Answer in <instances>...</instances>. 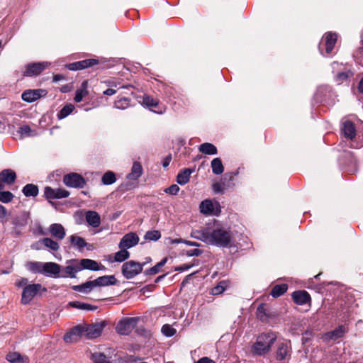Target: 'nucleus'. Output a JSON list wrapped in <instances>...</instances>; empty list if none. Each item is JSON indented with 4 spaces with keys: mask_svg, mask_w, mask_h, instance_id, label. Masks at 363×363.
<instances>
[{
    "mask_svg": "<svg viewBox=\"0 0 363 363\" xmlns=\"http://www.w3.org/2000/svg\"><path fill=\"white\" fill-rule=\"evenodd\" d=\"M182 243H184L189 246H194V247H200L201 246V244L199 242L190 241V240H186L182 241Z\"/></svg>",
    "mask_w": 363,
    "mask_h": 363,
    "instance_id": "63",
    "label": "nucleus"
},
{
    "mask_svg": "<svg viewBox=\"0 0 363 363\" xmlns=\"http://www.w3.org/2000/svg\"><path fill=\"white\" fill-rule=\"evenodd\" d=\"M171 160H172V155H171V154H169L167 157H164V159L162 162V166L164 168L167 167L169 166Z\"/></svg>",
    "mask_w": 363,
    "mask_h": 363,
    "instance_id": "61",
    "label": "nucleus"
},
{
    "mask_svg": "<svg viewBox=\"0 0 363 363\" xmlns=\"http://www.w3.org/2000/svg\"><path fill=\"white\" fill-rule=\"evenodd\" d=\"M167 262V257L163 258L160 262L155 264L154 267L147 269L144 272L145 275H155L157 274L160 269L165 265Z\"/></svg>",
    "mask_w": 363,
    "mask_h": 363,
    "instance_id": "36",
    "label": "nucleus"
},
{
    "mask_svg": "<svg viewBox=\"0 0 363 363\" xmlns=\"http://www.w3.org/2000/svg\"><path fill=\"white\" fill-rule=\"evenodd\" d=\"M347 332V328L341 325L332 331L324 333L322 339L324 342H329L330 340H336L342 337Z\"/></svg>",
    "mask_w": 363,
    "mask_h": 363,
    "instance_id": "15",
    "label": "nucleus"
},
{
    "mask_svg": "<svg viewBox=\"0 0 363 363\" xmlns=\"http://www.w3.org/2000/svg\"><path fill=\"white\" fill-rule=\"evenodd\" d=\"M82 293H89L91 291L94 287H96L94 281H88L82 284Z\"/></svg>",
    "mask_w": 363,
    "mask_h": 363,
    "instance_id": "56",
    "label": "nucleus"
},
{
    "mask_svg": "<svg viewBox=\"0 0 363 363\" xmlns=\"http://www.w3.org/2000/svg\"><path fill=\"white\" fill-rule=\"evenodd\" d=\"M138 186V181L127 179V181L121 184L118 189L120 192H125L135 188Z\"/></svg>",
    "mask_w": 363,
    "mask_h": 363,
    "instance_id": "40",
    "label": "nucleus"
},
{
    "mask_svg": "<svg viewBox=\"0 0 363 363\" xmlns=\"http://www.w3.org/2000/svg\"><path fill=\"white\" fill-rule=\"evenodd\" d=\"M314 289L318 294L329 293L330 294H333L334 295L343 293L345 289L343 286L333 282H328L327 284L323 282L322 284H318L315 286Z\"/></svg>",
    "mask_w": 363,
    "mask_h": 363,
    "instance_id": "8",
    "label": "nucleus"
},
{
    "mask_svg": "<svg viewBox=\"0 0 363 363\" xmlns=\"http://www.w3.org/2000/svg\"><path fill=\"white\" fill-rule=\"evenodd\" d=\"M337 40V35L335 33L328 32L325 34V47L327 54L331 53Z\"/></svg>",
    "mask_w": 363,
    "mask_h": 363,
    "instance_id": "21",
    "label": "nucleus"
},
{
    "mask_svg": "<svg viewBox=\"0 0 363 363\" xmlns=\"http://www.w3.org/2000/svg\"><path fill=\"white\" fill-rule=\"evenodd\" d=\"M277 337L274 333H262L257 337L256 342L252 345V353L257 356H264L269 352Z\"/></svg>",
    "mask_w": 363,
    "mask_h": 363,
    "instance_id": "2",
    "label": "nucleus"
},
{
    "mask_svg": "<svg viewBox=\"0 0 363 363\" xmlns=\"http://www.w3.org/2000/svg\"><path fill=\"white\" fill-rule=\"evenodd\" d=\"M145 239L147 240L157 241L161 238V233L159 230H149L145 235Z\"/></svg>",
    "mask_w": 363,
    "mask_h": 363,
    "instance_id": "51",
    "label": "nucleus"
},
{
    "mask_svg": "<svg viewBox=\"0 0 363 363\" xmlns=\"http://www.w3.org/2000/svg\"><path fill=\"white\" fill-rule=\"evenodd\" d=\"M161 332L164 336L170 337L174 335L177 331L172 325L165 324L162 327Z\"/></svg>",
    "mask_w": 363,
    "mask_h": 363,
    "instance_id": "52",
    "label": "nucleus"
},
{
    "mask_svg": "<svg viewBox=\"0 0 363 363\" xmlns=\"http://www.w3.org/2000/svg\"><path fill=\"white\" fill-rule=\"evenodd\" d=\"M116 181V174L112 171H107L101 177V182L104 185H111Z\"/></svg>",
    "mask_w": 363,
    "mask_h": 363,
    "instance_id": "41",
    "label": "nucleus"
},
{
    "mask_svg": "<svg viewBox=\"0 0 363 363\" xmlns=\"http://www.w3.org/2000/svg\"><path fill=\"white\" fill-rule=\"evenodd\" d=\"M6 359L11 363H19L21 362V357L19 353L13 352L6 355Z\"/></svg>",
    "mask_w": 363,
    "mask_h": 363,
    "instance_id": "54",
    "label": "nucleus"
},
{
    "mask_svg": "<svg viewBox=\"0 0 363 363\" xmlns=\"http://www.w3.org/2000/svg\"><path fill=\"white\" fill-rule=\"evenodd\" d=\"M70 243L77 249L82 250L87 245L85 240L79 236L72 235L69 237Z\"/></svg>",
    "mask_w": 363,
    "mask_h": 363,
    "instance_id": "37",
    "label": "nucleus"
},
{
    "mask_svg": "<svg viewBox=\"0 0 363 363\" xmlns=\"http://www.w3.org/2000/svg\"><path fill=\"white\" fill-rule=\"evenodd\" d=\"M106 325L105 321H101L84 326L85 336L88 339H93L99 337Z\"/></svg>",
    "mask_w": 363,
    "mask_h": 363,
    "instance_id": "11",
    "label": "nucleus"
},
{
    "mask_svg": "<svg viewBox=\"0 0 363 363\" xmlns=\"http://www.w3.org/2000/svg\"><path fill=\"white\" fill-rule=\"evenodd\" d=\"M341 131L346 139L352 140L356 137L355 125L350 120H347L342 123Z\"/></svg>",
    "mask_w": 363,
    "mask_h": 363,
    "instance_id": "18",
    "label": "nucleus"
},
{
    "mask_svg": "<svg viewBox=\"0 0 363 363\" xmlns=\"http://www.w3.org/2000/svg\"><path fill=\"white\" fill-rule=\"evenodd\" d=\"M194 172V169L185 168L179 171L177 176V182L180 185H184L189 182L191 174Z\"/></svg>",
    "mask_w": 363,
    "mask_h": 363,
    "instance_id": "26",
    "label": "nucleus"
},
{
    "mask_svg": "<svg viewBox=\"0 0 363 363\" xmlns=\"http://www.w3.org/2000/svg\"><path fill=\"white\" fill-rule=\"evenodd\" d=\"M63 183L68 187L82 189L86 184V179L80 174L76 172H71L64 175Z\"/></svg>",
    "mask_w": 363,
    "mask_h": 363,
    "instance_id": "5",
    "label": "nucleus"
},
{
    "mask_svg": "<svg viewBox=\"0 0 363 363\" xmlns=\"http://www.w3.org/2000/svg\"><path fill=\"white\" fill-rule=\"evenodd\" d=\"M42 243L45 245V247L50 248L53 251H57L60 248V245L57 242L49 238H45L41 240Z\"/></svg>",
    "mask_w": 363,
    "mask_h": 363,
    "instance_id": "47",
    "label": "nucleus"
},
{
    "mask_svg": "<svg viewBox=\"0 0 363 363\" xmlns=\"http://www.w3.org/2000/svg\"><path fill=\"white\" fill-rule=\"evenodd\" d=\"M94 281L96 286L114 285L117 282V279L113 275H105L99 277Z\"/></svg>",
    "mask_w": 363,
    "mask_h": 363,
    "instance_id": "24",
    "label": "nucleus"
},
{
    "mask_svg": "<svg viewBox=\"0 0 363 363\" xmlns=\"http://www.w3.org/2000/svg\"><path fill=\"white\" fill-rule=\"evenodd\" d=\"M193 266H194V264H184L177 267L175 268V271H179V272L186 271V270H188L189 269L191 268Z\"/></svg>",
    "mask_w": 363,
    "mask_h": 363,
    "instance_id": "60",
    "label": "nucleus"
},
{
    "mask_svg": "<svg viewBox=\"0 0 363 363\" xmlns=\"http://www.w3.org/2000/svg\"><path fill=\"white\" fill-rule=\"evenodd\" d=\"M179 187L177 184H172L164 189V192L171 195H177L179 191Z\"/></svg>",
    "mask_w": 363,
    "mask_h": 363,
    "instance_id": "57",
    "label": "nucleus"
},
{
    "mask_svg": "<svg viewBox=\"0 0 363 363\" xmlns=\"http://www.w3.org/2000/svg\"><path fill=\"white\" fill-rule=\"evenodd\" d=\"M257 317L262 320L265 321L269 317V314L267 312L266 304L261 303L257 307Z\"/></svg>",
    "mask_w": 363,
    "mask_h": 363,
    "instance_id": "49",
    "label": "nucleus"
},
{
    "mask_svg": "<svg viewBox=\"0 0 363 363\" xmlns=\"http://www.w3.org/2000/svg\"><path fill=\"white\" fill-rule=\"evenodd\" d=\"M208 238V245L226 247L231 243L232 233L220 224H210Z\"/></svg>",
    "mask_w": 363,
    "mask_h": 363,
    "instance_id": "1",
    "label": "nucleus"
},
{
    "mask_svg": "<svg viewBox=\"0 0 363 363\" xmlns=\"http://www.w3.org/2000/svg\"><path fill=\"white\" fill-rule=\"evenodd\" d=\"M287 284H276L272 287L269 295H283L287 291Z\"/></svg>",
    "mask_w": 363,
    "mask_h": 363,
    "instance_id": "43",
    "label": "nucleus"
},
{
    "mask_svg": "<svg viewBox=\"0 0 363 363\" xmlns=\"http://www.w3.org/2000/svg\"><path fill=\"white\" fill-rule=\"evenodd\" d=\"M82 335H85L84 326L79 325L72 328L64 335V340L66 342H76Z\"/></svg>",
    "mask_w": 363,
    "mask_h": 363,
    "instance_id": "14",
    "label": "nucleus"
},
{
    "mask_svg": "<svg viewBox=\"0 0 363 363\" xmlns=\"http://www.w3.org/2000/svg\"><path fill=\"white\" fill-rule=\"evenodd\" d=\"M43 267V275L52 278H60L61 265L57 263L48 262H44Z\"/></svg>",
    "mask_w": 363,
    "mask_h": 363,
    "instance_id": "13",
    "label": "nucleus"
},
{
    "mask_svg": "<svg viewBox=\"0 0 363 363\" xmlns=\"http://www.w3.org/2000/svg\"><path fill=\"white\" fill-rule=\"evenodd\" d=\"M227 286L225 281H220L216 286H215L211 291V295H220L222 294Z\"/></svg>",
    "mask_w": 363,
    "mask_h": 363,
    "instance_id": "53",
    "label": "nucleus"
},
{
    "mask_svg": "<svg viewBox=\"0 0 363 363\" xmlns=\"http://www.w3.org/2000/svg\"><path fill=\"white\" fill-rule=\"evenodd\" d=\"M99 64V60L96 58L86 59L65 65L69 70L77 71L92 67Z\"/></svg>",
    "mask_w": 363,
    "mask_h": 363,
    "instance_id": "9",
    "label": "nucleus"
},
{
    "mask_svg": "<svg viewBox=\"0 0 363 363\" xmlns=\"http://www.w3.org/2000/svg\"><path fill=\"white\" fill-rule=\"evenodd\" d=\"M50 63L47 62H37L28 63L25 67L23 76L36 77L40 75L48 66Z\"/></svg>",
    "mask_w": 363,
    "mask_h": 363,
    "instance_id": "7",
    "label": "nucleus"
},
{
    "mask_svg": "<svg viewBox=\"0 0 363 363\" xmlns=\"http://www.w3.org/2000/svg\"><path fill=\"white\" fill-rule=\"evenodd\" d=\"M43 262H28L26 264L27 269L34 274H43Z\"/></svg>",
    "mask_w": 363,
    "mask_h": 363,
    "instance_id": "35",
    "label": "nucleus"
},
{
    "mask_svg": "<svg viewBox=\"0 0 363 363\" xmlns=\"http://www.w3.org/2000/svg\"><path fill=\"white\" fill-rule=\"evenodd\" d=\"M130 99L122 97L116 100L114 103V107L118 109H125L130 106Z\"/></svg>",
    "mask_w": 363,
    "mask_h": 363,
    "instance_id": "45",
    "label": "nucleus"
},
{
    "mask_svg": "<svg viewBox=\"0 0 363 363\" xmlns=\"http://www.w3.org/2000/svg\"><path fill=\"white\" fill-rule=\"evenodd\" d=\"M212 172L214 174H221L224 171V167L222 163V160L219 157L214 158L211 161Z\"/></svg>",
    "mask_w": 363,
    "mask_h": 363,
    "instance_id": "34",
    "label": "nucleus"
},
{
    "mask_svg": "<svg viewBox=\"0 0 363 363\" xmlns=\"http://www.w3.org/2000/svg\"><path fill=\"white\" fill-rule=\"evenodd\" d=\"M129 257H130V252L126 249L123 248V249H121L120 251L117 252L115 254L114 259H115V261H116V262H122L126 260L127 259H128Z\"/></svg>",
    "mask_w": 363,
    "mask_h": 363,
    "instance_id": "48",
    "label": "nucleus"
},
{
    "mask_svg": "<svg viewBox=\"0 0 363 363\" xmlns=\"http://www.w3.org/2000/svg\"><path fill=\"white\" fill-rule=\"evenodd\" d=\"M196 363H216L213 360L211 359L208 357H202L199 359Z\"/></svg>",
    "mask_w": 363,
    "mask_h": 363,
    "instance_id": "62",
    "label": "nucleus"
},
{
    "mask_svg": "<svg viewBox=\"0 0 363 363\" xmlns=\"http://www.w3.org/2000/svg\"><path fill=\"white\" fill-rule=\"evenodd\" d=\"M143 167L139 162H134L131 168V172L127 175V179L138 181L143 174Z\"/></svg>",
    "mask_w": 363,
    "mask_h": 363,
    "instance_id": "27",
    "label": "nucleus"
},
{
    "mask_svg": "<svg viewBox=\"0 0 363 363\" xmlns=\"http://www.w3.org/2000/svg\"><path fill=\"white\" fill-rule=\"evenodd\" d=\"M82 267H79V265L72 266L68 265L65 267L62 270L61 269L60 272V278H75L76 273L81 271Z\"/></svg>",
    "mask_w": 363,
    "mask_h": 363,
    "instance_id": "28",
    "label": "nucleus"
},
{
    "mask_svg": "<svg viewBox=\"0 0 363 363\" xmlns=\"http://www.w3.org/2000/svg\"><path fill=\"white\" fill-rule=\"evenodd\" d=\"M88 87V82L86 80L84 81L79 89L76 91L75 96L74 100L79 103L81 102L83 98L88 95L89 91L87 90Z\"/></svg>",
    "mask_w": 363,
    "mask_h": 363,
    "instance_id": "31",
    "label": "nucleus"
},
{
    "mask_svg": "<svg viewBox=\"0 0 363 363\" xmlns=\"http://www.w3.org/2000/svg\"><path fill=\"white\" fill-rule=\"evenodd\" d=\"M91 359L94 363H111L110 359L101 352L92 353Z\"/></svg>",
    "mask_w": 363,
    "mask_h": 363,
    "instance_id": "42",
    "label": "nucleus"
},
{
    "mask_svg": "<svg viewBox=\"0 0 363 363\" xmlns=\"http://www.w3.org/2000/svg\"><path fill=\"white\" fill-rule=\"evenodd\" d=\"M69 196V192L64 189H53L50 186H45L44 189V196L46 199H60Z\"/></svg>",
    "mask_w": 363,
    "mask_h": 363,
    "instance_id": "12",
    "label": "nucleus"
},
{
    "mask_svg": "<svg viewBox=\"0 0 363 363\" xmlns=\"http://www.w3.org/2000/svg\"><path fill=\"white\" fill-rule=\"evenodd\" d=\"M200 211L204 214H212L213 212V204L211 200L206 199L201 202Z\"/></svg>",
    "mask_w": 363,
    "mask_h": 363,
    "instance_id": "38",
    "label": "nucleus"
},
{
    "mask_svg": "<svg viewBox=\"0 0 363 363\" xmlns=\"http://www.w3.org/2000/svg\"><path fill=\"white\" fill-rule=\"evenodd\" d=\"M79 267H82V269L92 271H98L100 269L99 264L96 261L90 259H82Z\"/></svg>",
    "mask_w": 363,
    "mask_h": 363,
    "instance_id": "29",
    "label": "nucleus"
},
{
    "mask_svg": "<svg viewBox=\"0 0 363 363\" xmlns=\"http://www.w3.org/2000/svg\"><path fill=\"white\" fill-rule=\"evenodd\" d=\"M203 254V250L194 248L186 251V255L189 257H193V256H200Z\"/></svg>",
    "mask_w": 363,
    "mask_h": 363,
    "instance_id": "59",
    "label": "nucleus"
},
{
    "mask_svg": "<svg viewBox=\"0 0 363 363\" xmlns=\"http://www.w3.org/2000/svg\"><path fill=\"white\" fill-rule=\"evenodd\" d=\"M291 354V346L286 342H281L278 345L276 351V359L278 363H288Z\"/></svg>",
    "mask_w": 363,
    "mask_h": 363,
    "instance_id": "10",
    "label": "nucleus"
},
{
    "mask_svg": "<svg viewBox=\"0 0 363 363\" xmlns=\"http://www.w3.org/2000/svg\"><path fill=\"white\" fill-rule=\"evenodd\" d=\"M52 78H53L54 82H57L59 81L64 80L65 79L64 75L60 74H54Z\"/></svg>",
    "mask_w": 363,
    "mask_h": 363,
    "instance_id": "64",
    "label": "nucleus"
},
{
    "mask_svg": "<svg viewBox=\"0 0 363 363\" xmlns=\"http://www.w3.org/2000/svg\"><path fill=\"white\" fill-rule=\"evenodd\" d=\"M210 224L200 230H195L191 233V237L196 240H201L208 245V233Z\"/></svg>",
    "mask_w": 363,
    "mask_h": 363,
    "instance_id": "20",
    "label": "nucleus"
},
{
    "mask_svg": "<svg viewBox=\"0 0 363 363\" xmlns=\"http://www.w3.org/2000/svg\"><path fill=\"white\" fill-rule=\"evenodd\" d=\"M47 289L43 288L40 284H33L26 285L23 290L21 295H38L41 291L45 292Z\"/></svg>",
    "mask_w": 363,
    "mask_h": 363,
    "instance_id": "25",
    "label": "nucleus"
},
{
    "mask_svg": "<svg viewBox=\"0 0 363 363\" xmlns=\"http://www.w3.org/2000/svg\"><path fill=\"white\" fill-rule=\"evenodd\" d=\"M69 305L72 307L86 311H95L98 308L96 306L81 303L79 301H71L69 303Z\"/></svg>",
    "mask_w": 363,
    "mask_h": 363,
    "instance_id": "39",
    "label": "nucleus"
},
{
    "mask_svg": "<svg viewBox=\"0 0 363 363\" xmlns=\"http://www.w3.org/2000/svg\"><path fill=\"white\" fill-rule=\"evenodd\" d=\"M139 238L135 233H130L125 234L119 242V247L121 249L130 248L138 243Z\"/></svg>",
    "mask_w": 363,
    "mask_h": 363,
    "instance_id": "17",
    "label": "nucleus"
},
{
    "mask_svg": "<svg viewBox=\"0 0 363 363\" xmlns=\"http://www.w3.org/2000/svg\"><path fill=\"white\" fill-rule=\"evenodd\" d=\"M350 75H352V73L350 71L339 72L336 75V81L339 83H342L348 79Z\"/></svg>",
    "mask_w": 363,
    "mask_h": 363,
    "instance_id": "55",
    "label": "nucleus"
},
{
    "mask_svg": "<svg viewBox=\"0 0 363 363\" xmlns=\"http://www.w3.org/2000/svg\"><path fill=\"white\" fill-rule=\"evenodd\" d=\"M22 192L26 197H35L38 196L39 193V189L38 186L35 184H28L23 186Z\"/></svg>",
    "mask_w": 363,
    "mask_h": 363,
    "instance_id": "33",
    "label": "nucleus"
},
{
    "mask_svg": "<svg viewBox=\"0 0 363 363\" xmlns=\"http://www.w3.org/2000/svg\"><path fill=\"white\" fill-rule=\"evenodd\" d=\"M311 296H292L294 302L298 306H306L307 308L311 306Z\"/></svg>",
    "mask_w": 363,
    "mask_h": 363,
    "instance_id": "46",
    "label": "nucleus"
},
{
    "mask_svg": "<svg viewBox=\"0 0 363 363\" xmlns=\"http://www.w3.org/2000/svg\"><path fill=\"white\" fill-rule=\"evenodd\" d=\"M155 288V284H149L143 287L137 286L131 289H127L123 291V293L130 292L132 294H138L139 293L145 294V292H152Z\"/></svg>",
    "mask_w": 363,
    "mask_h": 363,
    "instance_id": "32",
    "label": "nucleus"
},
{
    "mask_svg": "<svg viewBox=\"0 0 363 363\" xmlns=\"http://www.w3.org/2000/svg\"><path fill=\"white\" fill-rule=\"evenodd\" d=\"M14 198V195L9 191L0 190V201L4 203H8Z\"/></svg>",
    "mask_w": 363,
    "mask_h": 363,
    "instance_id": "50",
    "label": "nucleus"
},
{
    "mask_svg": "<svg viewBox=\"0 0 363 363\" xmlns=\"http://www.w3.org/2000/svg\"><path fill=\"white\" fill-rule=\"evenodd\" d=\"M17 178L16 172L11 169H4L0 172V182L4 185L13 184Z\"/></svg>",
    "mask_w": 363,
    "mask_h": 363,
    "instance_id": "19",
    "label": "nucleus"
},
{
    "mask_svg": "<svg viewBox=\"0 0 363 363\" xmlns=\"http://www.w3.org/2000/svg\"><path fill=\"white\" fill-rule=\"evenodd\" d=\"M142 104L157 114H162L165 111V106L158 99L154 98L147 94H145L143 96Z\"/></svg>",
    "mask_w": 363,
    "mask_h": 363,
    "instance_id": "6",
    "label": "nucleus"
},
{
    "mask_svg": "<svg viewBox=\"0 0 363 363\" xmlns=\"http://www.w3.org/2000/svg\"><path fill=\"white\" fill-rule=\"evenodd\" d=\"M85 218L88 225L93 228H98L101 225V217L100 215L96 211H86Z\"/></svg>",
    "mask_w": 363,
    "mask_h": 363,
    "instance_id": "23",
    "label": "nucleus"
},
{
    "mask_svg": "<svg viewBox=\"0 0 363 363\" xmlns=\"http://www.w3.org/2000/svg\"><path fill=\"white\" fill-rule=\"evenodd\" d=\"M31 128L28 125H23L19 128L18 133L22 135L29 136Z\"/></svg>",
    "mask_w": 363,
    "mask_h": 363,
    "instance_id": "58",
    "label": "nucleus"
},
{
    "mask_svg": "<svg viewBox=\"0 0 363 363\" xmlns=\"http://www.w3.org/2000/svg\"><path fill=\"white\" fill-rule=\"evenodd\" d=\"M46 94L47 91L45 89H28L23 92L21 97L23 101L30 103L36 101L43 96H45Z\"/></svg>",
    "mask_w": 363,
    "mask_h": 363,
    "instance_id": "16",
    "label": "nucleus"
},
{
    "mask_svg": "<svg viewBox=\"0 0 363 363\" xmlns=\"http://www.w3.org/2000/svg\"><path fill=\"white\" fill-rule=\"evenodd\" d=\"M49 233L57 240H62L66 235L65 228L60 223L51 224L49 227Z\"/></svg>",
    "mask_w": 363,
    "mask_h": 363,
    "instance_id": "22",
    "label": "nucleus"
},
{
    "mask_svg": "<svg viewBox=\"0 0 363 363\" xmlns=\"http://www.w3.org/2000/svg\"><path fill=\"white\" fill-rule=\"evenodd\" d=\"M139 320V317L124 318L117 323L116 330L120 335H128L136 327Z\"/></svg>",
    "mask_w": 363,
    "mask_h": 363,
    "instance_id": "4",
    "label": "nucleus"
},
{
    "mask_svg": "<svg viewBox=\"0 0 363 363\" xmlns=\"http://www.w3.org/2000/svg\"><path fill=\"white\" fill-rule=\"evenodd\" d=\"M74 109V106L72 104H66L58 113V119H63L69 116Z\"/></svg>",
    "mask_w": 363,
    "mask_h": 363,
    "instance_id": "44",
    "label": "nucleus"
},
{
    "mask_svg": "<svg viewBox=\"0 0 363 363\" xmlns=\"http://www.w3.org/2000/svg\"><path fill=\"white\" fill-rule=\"evenodd\" d=\"M143 267L144 264L133 260L127 261L122 265L121 272L125 279H130L140 274L143 272Z\"/></svg>",
    "mask_w": 363,
    "mask_h": 363,
    "instance_id": "3",
    "label": "nucleus"
},
{
    "mask_svg": "<svg viewBox=\"0 0 363 363\" xmlns=\"http://www.w3.org/2000/svg\"><path fill=\"white\" fill-rule=\"evenodd\" d=\"M199 150L203 154L213 155L218 153L217 147L212 143H203L199 146Z\"/></svg>",
    "mask_w": 363,
    "mask_h": 363,
    "instance_id": "30",
    "label": "nucleus"
}]
</instances>
